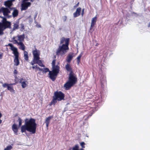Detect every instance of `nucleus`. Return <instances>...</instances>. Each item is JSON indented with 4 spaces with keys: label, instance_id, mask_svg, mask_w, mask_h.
I'll list each match as a JSON object with an SVG mask.
<instances>
[{
    "label": "nucleus",
    "instance_id": "obj_9",
    "mask_svg": "<svg viewBox=\"0 0 150 150\" xmlns=\"http://www.w3.org/2000/svg\"><path fill=\"white\" fill-rule=\"evenodd\" d=\"M33 58H35L36 59H40V57H39L40 52L36 49H35V50L33 51Z\"/></svg>",
    "mask_w": 150,
    "mask_h": 150
},
{
    "label": "nucleus",
    "instance_id": "obj_29",
    "mask_svg": "<svg viewBox=\"0 0 150 150\" xmlns=\"http://www.w3.org/2000/svg\"><path fill=\"white\" fill-rule=\"evenodd\" d=\"M72 150H79V146L77 144L75 145L74 147L72 148Z\"/></svg>",
    "mask_w": 150,
    "mask_h": 150
},
{
    "label": "nucleus",
    "instance_id": "obj_21",
    "mask_svg": "<svg viewBox=\"0 0 150 150\" xmlns=\"http://www.w3.org/2000/svg\"><path fill=\"white\" fill-rule=\"evenodd\" d=\"M13 16L14 17H16L18 16V11L16 9H14L12 13Z\"/></svg>",
    "mask_w": 150,
    "mask_h": 150
},
{
    "label": "nucleus",
    "instance_id": "obj_60",
    "mask_svg": "<svg viewBox=\"0 0 150 150\" xmlns=\"http://www.w3.org/2000/svg\"><path fill=\"white\" fill-rule=\"evenodd\" d=\"M80 150H84L83 149H81Z\"/></svg>",
    "mask_w": 150,
    "mask_h": 150
},
{
    "label": "nucleus",
    "instance_id": "obj_53",
    "mask_svg": "<svg viewBox=\"0 0 150 150\" xmlns=\"http://www.w3.org/2000/svg\"><path fill=\"white\" fill-rule=\"evenodd\" d=\"M101 83V84L102 85L103 84V82L102 81H100Z\"/></svg>",
    "mask_w": 150,
    "mask_h": 150
},
{
    "label": "nucleus",
    "instance_id": "obj_50",
    "mask_svg": "<svg viewBox=\"0 0 150 150\" xmlns=\"http://www.w3.org/2000/svg\"><path fill=\"white\" fill-rule=\"evenodd\" d=\"M32 68L33 69H35V66H33L32 67H30V68Z\"/></svg>",
    "mask_w": 150,
    "mask_h": 150
},
{
    "label": "nucleus",
    "instance_id": "obj_46",
    "mask_svg": "<svg viewBox=\"0 0 150 150\" xmlns=\"http://www.w3.org/2000/svg\"><path fill=\"white\" fill-rule=\"evenodd\" d=\"M18 72L17 71L16 69H15L13 72V73L14 74H16L18 73Z\"/></svg>",
    "mask_w": 150,
    "mask_h": 150
},
{
    "label": "nucleus",
    "instance_id": "obj_58",
    "mask_svg": "<svg viewBox=\"0 0 150 150\" xmlns=\"http://www.w3.org/2000/svg\"><path fill=\"white\" fill-rule=\"evenodd\" d=\"M31 2H33L34 1V0H30Z\"/></svg>",
    "mask_w": 150,
    "mask_h": 150
},
{
    "label": "nucleus",
    "instance_id": "obj_14",
    "mask_svg": "<svg viewBox=\"0 0 150 150\" xmlns=\"http://www.w3.org/2000/svg\"><path fill=\"white\" fill-rule=\"evenodd\" d=\"M97 18L96 16H95L94 18H93L91 20V22L90 28V30H91L92 28L94 26L96 23L97 21Z\"/></svg>",
    "mask_w": 150,
    "mask_h": 150
},
{
    "label": "nucleus",
    "instance_id": "obj_12",
    "mask_svg": "<svg viewBox=\"0 0 150 150\" xmlns=\"http://www.w3.org/2000/svg\"><path fill=\"white\" fill-rule=\"evenodd\" d=\"M73 85V84L68 81L64 84V87L65 90H68Z\"/></svg>",
    "mask_w": 150,
    "mask_h": 150
},
{
    "label": "nucleus",
    "instance_id": "obj_36",
    "mask_svg": "<svg viewBox=\"0 0 150 150\" xmlns=\"http://www.w3.org/2000/svg\"><path fill=\"white\" fill-rule=\"evenodd\" d=\"M55 63H56V60L54 59L52 62V67L55 65Z\"/></svg>",
    "mask_w": 150,
    "mask_h": 150
},
{
    "label": "nucleus",
    "instance_id": "obj_2",
    "mask_svg": "<svg viewBox=\"0 0 150 150\" xmlns=\"http://www.w3.org/2000/svg\"><path fill=\"white\" fill-rule=\"evenodd\" d=\"M69 38L62 37L60 41V44H62L59 45L56 52V55L59 56H62L65 54L69 50Z\"/></svg>",
    "mask_w": 150,
    "mask_h": 150
},
{
    "label": "nucleus",
    "instance_id": "obj_61",
    "mask_svg": "<svg viewBox=\"0 0 150 150\" xmlns=\"http://www.w3.org/2000/svg\"><path fill=\"white\" fill-rule=\"evenodd\" d=\"M71 148L70 149H69V150H70L71 149Z\"/></svg>",
    "mask_w": 150,
    "mask_h": 150
},
{
    "label": "nucleus",
    "instance_id": "obj_39",
    "mask_svg": "<svg viewBox=\"0 0 150 150\" xmlns=\"http://www.w3.org/2000/svg\"><path fill=\"white\" fill-rule=\"evenodd\" d=\"M67 16H65L63 17V21L64 22H65L66 20L67 19Z\"/></svg>",
    "mask_w": 150,
    "mask_h": 150
},
{
    "label": "nucleus",
    "instance_id": "obj_32",
    "mask_svg": "<svg viewBox=\"0 0 150 150\" xmlns=\"http://www.w3.org/2000/svg\"><path fill=\"white\" fill-rule=\"evenodd\" d=\"M13 147L11 145L7 146L6 148L4 149V150H11Z\"/></svg>",
    "mask_w": 150,
    "mask_h": 150
},
{
    "label": "nucleus",
    "instance_id": "obj_25",
    "mask_svg": "<svg viewBox=\"0 0 150 150\" xmlns=\"http://www.w3.org/2000/svg\"><path fill=\"white\" fill-rule=\"evenodd\" d=\"M37 64H38L41 67H45V65L43 64L42 61L39 59L38 60Z\"/></svg>",
    "mask_w": 150,
    "mask_h": 150
},
{
    "label": "nucleus",
    "instance_id": "obj_43",
    "mask_svg": "<svg viewBox=\"0 0 150 150\" xmlns=\"http://www.w3.org/2000/svg\"><path fill=\"white\" fill-rule=\"evenodd\" d=\"M79 2H78V3L74 6V8H75L76 7H77L79 6Z\"/></svg>",
    "mask_w": 150,
    "mask_h": 150
},
{
    "label": "nucleus",
    "instance_id": "obj_18",
    "mask_svg": "<svg viewBox=\"0 0 150 150\" xmlns=\"http://www.w3.org/2000/svg\"><path fill=\"white\" fill-rule=\"evenodd\" d=\"M52 68L53 69L52 71L58 74L59 71V66L57 65H55L52 67Z\"/></svg>",
    "mask_w": 150,
    "mask_h": 150
},
{
    "label": "nucleus",
    "instance_id": "obj_34",
    "mask_svg": "<svg viewBox=\"0 0 150 150\" xmlns=\"http://www.w3.org/2000/svg\"><path fill=\"white\" fill-rule=\"evenodd\" d=\"M80 144L83 149L85 148V147L84 145H85V143L84 142H81Z\"/></svg>",
    "mask_w": 150,
    "mask_h": 150
},
{
    "label": "nucleus",
    "instance_id": "obj_6",
    "mask_svg": "<svg viewBox=\"0 0 150 150\" xmlns=\"http://www.w3.org/2000/svg\"><path fill=\"white\" fill-rule=\"evenodd\" d=\"M68 81L74 85L77 82V78L74 76L73 73L69 74Z\"/></svg>",
    "mask_w": 150,
    "mask_h": 150
},
{
    "label": "nucleus",
    "instance_id": "obj_56",
    "mask_svg": "<svg viewBox=\"0 0 150 150\" xmlns=\"http://www.w3.org/2000/svg\"><path fill=\"white\" fill-rule=\"evenodd\" d=\"M2 115L1 114V113L0 112V118H1V117H2Z\"/></svg>",
    "mask_w": 150,
    "mask_h": 150
},
{
    "label": "nucleus",
    "instance_id": "obj_7",
    "mask_svg": "<svg viewBox=\"0 0 150 150\" xmlns=\"http://www.w3.org/2000/svg\"><path fill=\"white\" fill-rule=\"evenodd\" d=\"M58 74L52 71H49V77L52 81H54L57 78Z\"/></svg>",
    "mask_w": 150,
    "mask_h": 150
},
{
    "label": "nucleus",
    "instance_id": "obj_17",
    "mask_svg": "<svg viewBox=\"0 0 150 150\" xmlns=\"http://www.w3.org/2000/svg\"><path fill=\"white\" fill-rule=\"evenodd\" d=\"M4 27V29H5L6 28H11V23L8 21L3 23Z\"/></svg>",
    "mask_w": 150,
    "mask_h": 150
},
{
    "label": "nucleus",
    "instance_id": "obj_55",
    "mask_svg": "<svg viewBox=\"0 0 150 150\" xmlns=\"http://www.w3.org/2000/svg\"><path fill=\"white\" fill-rule=\"evenodd\" d=\"M28 1V0H23V1L25 2V1Z\"/></svg>",
    "mask_w": 150,
    "mask_h": 150
},
{
    "label": "nucleus",
    "instance_id": "obj_59",
    "mask_svg": "<svg viewBox=\"0 0 150 150\" xmlns=\"http://www.w3.org/2000/svg\"><path fill=\"white\" fill-rule=\"evenodd\" d=\"M13 40H14L15 39V38L13 37Z\"/></svg>",
    "mask_w": 150,
    "mask_h": 150
},
{
    "label": "nucleus",
    "instance_id": "obj_41",
    "mask_svg": "<svg viewBox=\"0 0 150 150\" xmlns=\"http://www.w3.org/2000/svg\"><path fill=\"white\" fill-rule=\"evenodd\" d=\"M13 41L14 42V43L15 44H17L18 45L19 44V42H18L17 40L16 39L13 40Z\"/></svg>",
    "mask_w": 150,
    "mask_h": 150
},
{
    "label": "nucleus",
    "instance_id": "obj_49",
    "mask_svg": "<svg viewBox=\"0 0 150 150\" xmlns=\"http://www.w3.org/2000/svg\"><path fill=\"white\" fill-rule=\"evenodd\" d=\"M9 8L10 10H12V9H13V10L14 9H16L15 8H13V7H10V8Z\"/></svg>",
    "mask_w": 150,
    "mask_h": 150
},
{
    "label": "nucleus",
    "instance_id": "obj_16",
    "mask_svg": "<svg viewBox=\"0 0 150 150\" xmlns=\"http://www.w3.org/2000/svg\"><path fill=\"white\" fill-rule=\"evenodd\" d=\"M65 68L68 71L70 72V74L73 73L72 69L69 64L67 63L65 65Z\"/></svg>",
    "mask_w": 150,
    "mask_h": 150
},
{
    "label": "nucleus",
    "instance_id": "obj_1",
    "mask_svg": "<svg viewBox=\"0 0 150 150\" xmlns=\"http://www.w3.org/2000/svg\"><path fill=\"white\" fill-rule=\"evenodd\" d=\"M18 120L19 122L18 126L21 127V129L22 133H25L27 131L32 134L35 133L37 124L35 119L33 118H30L29 119L26 118L24 120V124L21 126L22 120L20 117H18Z\"/></svg>",
    "mask_w": 150,
    "mask_h": 150
},
{
    "label": "nucleus",
    "instance_id": "obj_54",
    "mask_svg": "<svg viewBox=\"0 0 150 150\" xmlns=\"http://www.w3.org/2000/svg\"><path fill=\"white\" fill-rule=\"evenodd\" d=\"M92 114H93V113H92L91 115H89V116H88V117H90L91 116V115H92Z\"/></svg>",
    "mask_w": 150,
    "mask_h": 150
},
{
    "label": "nucleus",
    "instance_id": "obj_24",
    "mask_svg": "<svg viewBox=\"0 0 150 150\" xmlns=\"http://www.w3.org/2000/svg\"><path fill=\"white\" fill-rule=\"evenodd\" d=\"M82 55V53H81L79 55V56L77 57L76 60H77V64L78 65L80 63V59Z\"/></svg>",
    "mask_w": 150,
    "mask_h": 150
},
{
    "label": "nucleus",
    "instance_id": "obj_31",
    "mask_svg": "<svg viewBox=\"0 0 150 150\" xmlns=\"http://www.w3.org/2000/svg\"><path fill=\"white\" fill-rule=\"evenodd\" d=\"M21 83L22 86L23 88H24L27 86V84H26L25 81H23Z\"/></svg>",
    "mask_w": 150,
    "mask_h": 150
},
{
    "label": "nucleus",
    "instance_id": "obj_13",
    "mask_svg": "<svg viewBox=\"0 0 150 150\" xmlns=\"http://www.w3.org/2000/svg\"><path fill=\"white\" fill-rule=\"evenodd\" d=\"M53 117V116H50L47 117L45 120V123L46 124V127L47 129L48 128V127L50 120Z\"/></svg>",
    "mask_w": 150,
    "mask_h": 150
},
{
    "label": "nucleus",
    "instance_id": "obj_52",
    "mask_svg": "<svg viewBox=\"0 0 150 150\" xmlns=\"http://www.w3.org/2000/svg\"><path fill=\"white\" fill-rule=\"evenodd\" d=\"M37 26L38 27V28H40L41 27V25H38Z\"/></svg>",
    "mask_w": 150,
    "mask_h": 150
},
{
    "label": "nucleus",
    "instance_id": "obj_27",
    "mask_svg": "<svg viewBox=\"0 0 150 150\" xmlns=\"http://www.w3.org/2000/svg\"><path fill=\"white\" fill-rule=\"evenodd\" d=\"M7 8H5L4 7L3 11V14L5 16H7V12L8 10Z\"/></svg>",
    "mask_w": 150,
    "mask_h": 150
},
{
    "label": "nucleus",
    "instance_id": "obj_15",
    "mask_svg": "<svg viewBox=\"0 0 150 150\" xmlns=\"http://www.w3.org/2000/svg\"><path fill=\"white\" fill-rule=\"evenodd\" d=\"M12 129L15 134H17L18 128L17 125L15 124H13L12 126Z\"/></svg>",
    "mask_w": 150,
    "mask_h": 150
},
{
    "label": "nucleus",
    "instance_id": "obj_23",
    "mask_svg": "<svg viewBox=\"0 0 150 150\" xmlns=\"http://www.w3.org/2000/svg\"><path fill=\"white\" fill-rule=\"evenodd\" d=\"M24 57L25 60L26 61L28 60V53L25 51H24Z\"/></svg>",
    "mask_w": 150,
    "mask_h": 150
},
{
    "label": "nucleus",
    "instance_id": "obj_8",
    "mask_svg": "<svg viewBox=\"0 0 150 150\" xmlns=\"http://www.w3.org/2000/svg\"><path fill=\"white\" fill-rule=\"evenodd\" d=\"M31 4L30 2H25L22 1L21 4V9L22 10H25L28 9V7L30 6Z\"/></svg>",
    "mask_w": 150,
    "mask_h": 150
},
{
    "label": "nucleus",
    "instance_id": "obj_44",
    "mask_svg": "<svg viewBox=\"0 0 150 150\" xmlns=\"http://www.w3.org/2000/svg\"><path fill=\"white\" fill-rule=\"evenodd\" d=\"M3 53H1L0 54V59H1L3 58Z\"/></svg>",
    "mask_w": 150,
    "mask_h": 150
},
{
    "label": "nucleus",
    "instance_id": "obj_10",
    "mask_svg": "<svg viewBox=\"0 0 150 150\" xmlns=\"http://www.w3.org/2000/svg\"><path fill=\"white\" fill-rule=\"evenodd\" d=\"M81 7H79L78 8L75 12L73 13L74 17L76 18L79 16L81 14Z\"/></svg>",
    "mask_w": 150,
    "mask_h": 150
},
{
    "label": "nucleus",
    "instance_id": "obj_45",
    "mask_svg": "<svg viewBox=\"0 0 150 150\" xmlns=\"http://www.w3.org/2000/svg\"><path fill=\"white\" fill-rule=\"evenodd\" d=\"M11 13V10H10L8 8L7 12V16L8 15L9 13Z\"/></svg>",
    "mask_w": 150,
    "mask_h": 150
},
{
    "label": "nucleus",
    "instance_id": "obj_37",
    "mask_svg": "<svg viewBox=\"0 0 150 150\" xmlns=\"http://www.w3.org/2000/svg\"><path fill=\"white\" fill-rule=\"evenodd\" d=\"M3 28H4L3 23H0V29H3Z\"/></svg>",
    "mask_w": 150,
    "mask_h": 150
},
{
    "label": "nucleus",
    "instance_id": "obj_5",
    "mask_svg": "<svg viewBox=\"0 0 150 150\" xmlns=\"http://www.w3.org/2000/svg\"><path fill=\"white\" fill-rule=\"evenodd\" d=\"M16 83L10 84L5 83L3 84L2 86L4 88H7V89L9 91L11 92L14 93H15V91L14 89L13 85H15Z\"/></svg>",
    "mask_w": 150,
    "mask_h": 150
},
{
    "label": "nucleus",
    "instance_id": "obj_51",
    "mask_svg": "<svg viewBox=\"0 0 150 150\" xmlns=\"http://www.w3.org/2000/svg\"><path fill=\"white\" fill-rule=\"evenodd\" d=\"M52 105H53V104L52 102V101L50 103L49 105L50 106H51Z\"/></svg>",
    "mask_w": 150,
    "mask_h": 150
},
{
    "label": "nucleus",
    "instance_id": "obj_57",
    "mask_svg": "<svg viewBox=\"0 0 150 150\" xmlns=\"http://www.w3.org/2000/svg\"><path fill=\"white\" fill-rule=\"evenodd\" d=\"M148 27H150V23H149L148 25Z\"/></svg>",
    "mask_w": 150,
    "mask_h": 150
},
{
    "label": "nucleus",
    "instance_id": "obj_42",
    "mask_svg": "<svg viewBox=\"0 0 150 150\" xmlns=\"http://www.w3.org/2000/svg\"><path fill=\"white\" fill-rule=\"evenodd\" d=\"M4 7H2L0 8V13H3Z\"/></svg>",
    "mask_w": 150,
    "mask_h": 150
},
{
    "label": "nucleus",
    "instance_id": "obj_28",
    "mask_svg": "<svg viewBox=\"0 0 150 150\" xmlns=\"http://www.w3.org/2000/svg\"><path fill=\"white\" fill-rule=\"evenodd\" d=\"M38 60H39V59H36L35 58H33V60L30 62V64L32 65H33L35 64H37Z\"/></svg>",
    "mask_w": 150,
    "mask_h": 150
},
{
    "label": "nucleus",
    "instance_id": "obj_26",
    "mask_svg": "<svg viewBox=\"0 0 150 150\" xmlns=\"http://www.w3.org/2000/svg\"><path fill=\"white\" fill-rule=\"evenodd\" d=\"M19 27V23H14L13 24V30H15L16 29H18Z\"/></svg>",
    "mask_w": 150,
    "mask_h": 150
},
{
    "label": "nucleus",
    "instance_id": "obj_40",
    "mask_svg": "<svg viewBox=\"0 0 150 150\" xmlns=\"http://www.w3.org/2000/svg\"><path fill=\"white\" fill-rule=\"evenodd\" d=\"M3 29H0V35H2L4 34L3 32Z\"/></svg>",
    "mask_w": 150,
    "mask_h": 150
},
{
    "label": "nucleus",
    "instance_id": "obj_33",
    "mask_svg": "<svg viewBox=\"0 0 150 150\" xmlns=\"http://www.w3.org/2000/svg\"><path fill=\"white\" fill-rule=\"evenodd\" d=\"M42 71V72L44 73H46L47 72H49V71H50L49 69L47 68H45L44 69V70H43Z\"/></svg>",
    "mask_w": 150,
    "mask_h": 150
},
{
    "label": "nucleus",
    "instance_id": "obj_22",
    "mask_svg": "<svg viewBox=\"0 0 150 150\" xmlns=\"http://www.w3.org/2000/svg\"><path fill=\"white\" fill-rule=\"evenodd\" d=\"M18 40L19 42H22L24 40L25 38V35L24 34L18 36Z\"/></svg>",
    "mask_w": 150,
    "mask_h": 150
},
{
    "label": "nucleus",
    "instance_id": "obj_48",
    "mask_svg": "<svg viewBox=\"0 0 150 150\" xmlns=\"http://www.w3.org/2000/svg\"><path fill=\"white\" fill-rule=\"evenodd\" d=\"M38 70H39V71H43V69L42 68H40L39 67H38Z\"/></svg>",
    "mask_w": 150,
    "mask_h": 150
},
{
    "label": "nucleus",
    "instance_id": "obj_19",
    "mask_svg": "<svg viewBox=\"0 0 150 150\" xmlns=\"http://www.w3.org/2000/svg\"><path fill=\"white\" fill-rule=\"evenodd\" d=\"M18 45H20V47L19 48V49L24 51H25V47L22 42H19Z\"/></svg>",
    "mask_w": 150,
    "mask_h": 150
},
{
    "label": "nucleus",
    "instance_id": "obj_47",
    "mask_svg": "<svg viewBox=\"0 0 150 150\" xmlns=\"http://www.w3.org/2000/svg\"><path fill=\"white\" fill-rule=\"evenodd\" d=\"M38 66L37 65H36L35 66V71L36 72L38 70Z\"/></svg>",
    "mask_w": 150,
    "mask_h": 150
},
{
    "label": "nucleus",
    "instance_id": "obj_38",
    "mask_svg": "<svg viewBox=\"0 0 150 150\" xmlns=\"http://www.w3.org/2000/svg\"><path fill=\"white\" fill-rule=\"evenodd\" d=\"M84 10H85V9L84 8H83V9L82 10L81 13V15L82 16H83V15L84 13Z\"/></svg>",
    "mask_w": 150,
    "mask_h": 150
},
{
    "label": "nucleus",
    "instance_id": "obj_30",
    "mask_svg": "<svg viewBox=\"0 0 150 150\" xmlns=\"http://www.w3.org/2000/svg\"><path fill=\"white\" fill-rule=\"evenodd\" d=\"M57 100L53 96V99L52 100V102L54 105L57 102Z\"/></svg>",
    "mask_w": 150,
    "mask_h": 150
},
{
    "label": "nucleus",
    "instance_id": "obj_4",
    "mask_svg": "<svg viewBox=\"0 0 150 150\" xmlns=\"http://www.w3.org/2000/svg\"><path fill=\"white\" fill-rule=\"evenodd\" d=\"M53 96L58 101L64 100V94L61 91L55 92Z\"/></svg>",
    "mask_w": 150,
    "mask_h": 150
},
{
    "label": "nucleus",
    "instance_id": "obj_35",
    "mask_svg": "<svg viewBox=\"0 0 150 150\" xmlns=\"http://www.w3.org/2000/svg\"><path fill=\"white\" fill-rule=\"evenodd\" d=\"M1 17L3 18L2 23H3L4 22H6L8 21L5 18L3 17Z\"/></svg>",
    "mask_w": 150,
    "mask_h": 150
},
{
    "label": "nucleus",
    "instance_id": "obj_3",
    "mask_svg": "<svg viewBox=\"0 0 150 150\" xmlns=\"http://www.w3.org/2000/svg\"><path fill=\"white\" fill-rule=\"evenodd\" d=\"M8 45L11 47V50L13 52V54L15 56L14 59V65L16 66H18L20 63L19 60V53L18 51V49L15 47L11 43H9Z\"/></svg>",
    "mask_w": 150,
    "mask_h": 150
},
{
    "label": "nucleus",
    "instance_id": "obj_20",
    "mask_svg": "<svg viewBox=\"0 0 150 150\" xmlns=\"http://www.w3.org/2000/svg\"><path fill=\"white\" fill-rule=\"evenodd\" d=\"M73 57V56L72 55H70V54H69L67 57L66 61L69 64L70 63Z\"/></svg>",
    "mask_w": 150,
    "mask_h": 150
},
{
    "label": "nucleus",
    "instance_id": "obj_11",
    "mask_svg": "<svg viewBox=\"0 0 150 150\" xmlns=\"http://www.w3.org/2000/svg\"><path fill=\"white\" fill-rule=\"evenodd\" d=\"M13 0H8L5 1L4 5L7 8H10L13 5L12 2Z\"/></svg>",
    "mask_w": 150,
    "mask_h": 150
}]
</instances>
